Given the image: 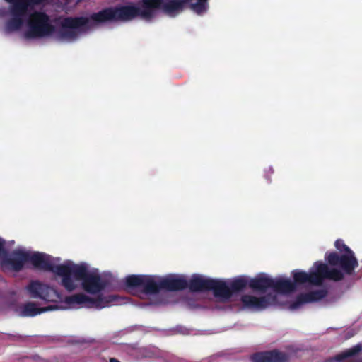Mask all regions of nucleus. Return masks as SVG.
Wrapping results in <instances>:
<instances>
[{
  "label": "nucleus",
  "mask_w": 362,
  "mask_h": 362,
  "mask_svg": "<svg viewBox=\"0 0 362 362\" xmlns=\"http://www.w3.org/2000/svg\"><path fill=\"white\" fill-rule=\"evenodd\" d=\"M125 284L129 288H141L146 294H156L163 290L160 281L157 282L153 276L147 275H129L126 277Z\"/></svg>",
  "instance_id": "9d476101"
},
{
  "label": "nucleus",
  "mask_w": 362,
  "mask_h": 362,
  "mask_svg": "<svg viewBox=\"0 0 362 362\" xmlns=\"http://www.w3.org/2000/svg\"><path fill=\"white\" fill-rule=\"evenodd\" d=\"M117 298V296L115 295L103 296L101 294L98 295L97 298H93L83 293H79L66 296L64 301L69 305H81L88 308H103L115 302Z\"/></svg>",
  "instance_id": "1a4fd4ad"
},
{
  "label": "nucleus",
  "mask_w": 362,
  "mask_h": 362,
  "mask_svg": "<svg viewBox=\"0 0 362 362\" xmlns=\"http://www.w3.org/2000/svg\"><path fill=\"white\" fill-rule=\"evenodd\" d=\"M272 278L261 274L250 279L249 287L254 291L264 293L272 289Z\"/></svg>",
  "instance_id": "a211bd4d"
},
{
  "label": "nucleus",
  "mask_w": 362,
  "mask_h": 362,
  "mask_svg": "<svg viewBox=\"0 0 362 362\" xmlns=\"http://www.w3.org/2000/svg\"><path fill=\"white\" fill-rule=\"evenodd\" d=\"M75 281H81L82 288L90 294H98L108 285L107 281L102 279L99 274L90 272L86 263L69 262V272L62 279L61 284L71 292L77 288Z\"/></svg>",
  "instance_id": "7ed1b4c3"
},
{
  "label": "nucleus",
  "mask_w": 362,
  "mask_h": 362,
  "mask_svg": "<svg viewBox=\"0 0 362 362\" xmlns=\"http://www.w3.org/2000/svg\"><path fill=\"white\" fill-rule=\"evenodd\" d=\"M7 3H12L16 1V0H5Z\"/></svg>",
  "instance_id": "393cba45"
},
{
  "label": "nucleus",
  "mask_w": 362,
  "mask_h": 362,
  "mask_svg": "<svg viewBox=\"0 0 362 362\" xmlns=\"http://www.w3.org/2000/svg\"><path fill=\"white\" fill-rule=\"evenodd\" d=\"M334 246L339 252L344 253L339 255L336 252H326L325 259L329 265L332 267V268L338 266L340 268L338 269L344 275V274L351 275L355 269L358 267V262L354 252L341 239L335 241Z\"/></svg>",
  "instance_id": "20e7f679"
},
{
  "label": "nucleus",
  "mask_w": 362,
  "mask_h": 362,
  "mask_svg": "<svg viewBox=\"0 0 362 362\" xmlns=\"http://www.w3.org/2000/svg\"><path fill=\"white\" fill-rule=\"evenodd\" d=\"M59 308V307L57 305H49L45 308H38L36 303L33 302H28L23 305L21 315L23 317H34L44 312L57 310Z\"/></svg>",
  "instance_id": "412c9836"
},
{
  "label": "nucleus",
  "mask_w": 362,
  "mask_h": 362,
  "mask_svg": "<svg viewBox=\"0 0 362 362\" xmlns=\"http://www.w3.org/2000/svg\"><path fill=\"white\" fill-rule=\"evenodd\" d=\"M110 362H120V361L119 360H117V358H111L110 359Z\"/></svg>",
  "instance_id": "b1692460"
},
{
  "label": "nucleus",
  "mask_w": 362,
  "mask_h": 362,
  "mask_svg": "<svg viewBox=\"0 0 362 362\" xmlns=\"http://www.w3.org/2000/svg\"><path fill=\"white\" fill-rule=\"evenodd\" d=\"M253 362H288V356L278 350L257 352L252 356Z\"/></svg>",
  "instance_id": "2eb2a0df"
},
{
  "label": "nucleus",
  "mask_w": 362,
  "mask_h": 362,
  "mask_svg": "<svg viewBox=\"0 0 362 362\" xmlns=\"http://www.w3.org/2000/svg\"><path fill=\"white\" fill-rule=\"evenodd\" d=\"M361 351L362 344H358L351 348L344 350L326 362H362V358H355V356Z\"/></svg>",
  "instance_id": "dca6fc26"
},
{
  "label": "nucleus",
  "mask_w": 362,
  "mask_h": 362,
  "mask_svg": "<svg viewBox=\"0 0 362 362\" xmlns=\"http://www.w3.org/2000/svg\"><path fill=\"white\" fill-rule=\"evenodd\" d=\"M42 0H16V1L9 3L10 13L11 18L8 20L5 25L6 33H11L19 30L24 23L23 17L27 14L30 8L37 5Z\"/></svg>",
  "instance_id": "423d86ee"
},
{
  "label": "nucleus",
  "mask_w": 362,
  "mask_h": 362,
  "mask_svg": "<svg viewBox=\"0 0 362 362\" xmlns=\"http://www.w3.org/2000/svg\"><path fill=\"white\" fill-rule=\"evenodd\" d=\"M28 26V29L24 33L26 39L42 38L56 33L57 39L61 40L58 36L61 28L57 30L55 26L50 23L49 16L45 12L35 11L31 13Z\"/></svg>",
  "instance_id": "39448f33"
},
{
  "label": "nucleus",
  "mask_w": 362,
  "mask_h": 362,
  "mask_svg": "<svg viewBox=\"0 0 362 362\" xmlns=\"http://www.w3.org/2000/svg\"><path fill=\"white\" fill-rule=\"evenodd\" d=\"M327 291L325 289H318L308 293H300L290 305L292 310L300 308L302 305L318 301L326 297Z\"/></svg>",
  "instance_id": "4468645a"
},
{
  "label": "nucleus",
  "mask_w": 362,
  "mask_h": 362,
  "mask_svg": "<svg viewBox=\"0 0 362 362\" xmlns=\"http://www.w3.org/2000/svg\"><path fill=\"white\" fill-rule=\"evenodd\" d=\"M293 281L286 279H272V289L278 293L287 294L293 292L296 286L305 284L321 286L325 280L340 281L344 274L337 268H330L321 261L315 262L309 272L300 269L292 272Z\"/></svg>",
  "instance_id": "f03ea898"
},
{
  "label": "nucleus",
  "mask_w": 362,
  "mask_h": 362,
  "mask_svg": "<svg viewBox=\"0 0 362 362\" xmlns=\"http://www.w3.org/2000/svg\"><path fill=\"white\" fill-rule=\"evenodd\" d=\"M240 300L245 308L262 310L274 303L276 300V297L272 294H267L261 297L245 294L242 296Z\"/></svg>",
  "instance_id": "ddd939ff"
},
{
  "label": "nucleus",
  "mask_w": 362,
  "mask_h": 362,
  "mask_svg": "<svg viewBox=\"0 0 362 362\" xmlns=\"http://www.w3.org/2000/svg\"><path fill=\"white\" fill-rule=\"evenodd\" d=\"M27 291L32 298L46 302H57L62 298L61 294L56 289L39 281H31L27 286Z\"/></svg>",
  "instance_id": "9b49d317"
},
{
  "label": "nucleus",
  "mask_w": 362,
  "mask_h": 362,
  "mask_svg": "<svg viewBox=\"0 0 362 362\" xmlns=\"http://www.w3.org/2000/svg\"><path fill=\"white\" fill-rule=\"evenodd\" d=\"M42 0H16V1L9 3L10 13L11 18L8 20L5 25L6 33H11L19 30L24 23L23 17L27 14L30 8L37 5Z\"/></svg>",
  "instance_id": "0eeeda50"
},
{
  "label": "nucleus",
  "mask_w": 362,
  "mask_h": 362,
  "mask_svg": "<svg viewBox=\"0 0 362 362\" xmlns=\"http://www.w3.org/2000/svg\"><path fill=\"white\" fill-rule=\"evenodd\" d=\"M5 241L0 238V255L6 253L5 250Z\"/></svg>",
  "instance_id": "5701e85b"
},
{
  "label": "nucleus",
  "mask_w": 362,
  "mask_h": 362,
  "mask_svg": "<svg viewBox=\"0 0 362 362\" xmlns=\"http://www.w3.org/2000/svg\"><path fill=\"white\" fill-rule=\"evenodd\" d=\"M250 279L247 276H240L234 279L230 283V289L231 295L243 291L247 286H249Z\"/></svg>",
  "instance_id": "4be33fe9"
},
{
  "label": "nucleus",
  "mask_w": 362,
  "mask_h": 362,
  "mask_svg": "<svg viewBox=\"0 0 362 362\" xmlns=\"http://www.w3.org/2000/svg\"><path fill=\"white\" fill-rule=\"evenodd\" d=\"M160 286L163 290L177 291L187 288L188 282L182 277L168 276L160 280Z\"/></svg>",
  "instance_id": "f3484780"
},
{
  "label": "nucleus",
  "mask_w": 362,
  "mask_h": 362,
  "mask_svg": "<svg viewBox=\"0 0 362 362\" xmlns=\"http://www.w3.org/2000/svg\"><path fill=\"white\" fill-rule=\"evenodd\" d=\"M209 0H140L139 6L133 4L107 7L92 13L89 17H66L61 22L58 31L60 39L75 40L79 33L94 25L107 22L129 21L135 18L150 21L155 17L156 11L175 16L189 4L190 8L200 15L208 9Z\"/></svg>",
  "instance_id": "f257e3e1"
},
{
  "label": "nucleus",
  "mask_w": 362,
  "mask_h": 362,
  "mask_svg": "<svg viewBox=\"0 0 362 362\" xmlns=\"http://www.w3.org/2000/svg\"><path fill=\"white\" fill-rule=\"evenodd\" d=\"M211 279L204 278L199 275H194L188 282L187 288L192 292L209 291Z\"/></svg>",
  "instance_id": "6ab92c4d"
},
{
  "label": "nucleus",
  "mask_w": 362,
  "mask_h": 362,
  "mask_svg": "<svg viewBox=\"0 0 362 362\" xmlns=\"http://www.w3.org/2000/svg\"><path fill=\"white\" fill-rule=\"evenodd\" d=\"M28 263V252L21 250H13L9 257L4 259L2 264L10 270L19 272Z\"/></svg>",
  "instance_id": "f8f14e48"
},
{
  "label": "nucleus",
  "mask_w": 362,
  "mask_h": 362,
  "mask_svg": "<svg viewBox=\"0 0 362 362\" xmlns=\"http://www.w3.org/2000/svg\"><path fill=\"white\" fill-rule=\"evenodd\" d=\"M269 170L271 171V173H273V170L272 168H269Z\"/></svg>",
  "instance_id": "a878e982"
},
{
  "label": "nucleus",
  "mask_w": 362,
  "mask_h": 362,
  "mask_svg": "<svg viewBox=\"0 0 362 362\" xmlns=\"http://www.w3.org/2000/svg\"><path fill=\"white\" fill-rule=\"evenodd\" d=\"M28 263H30L32 267L35 269L52 272L57 276H61L62 279L69 272V262L55 265L52 262V257L42 252H28Z\"/></svg>",
  "instance_id": "6e6552de"
},
{
  "label": "nucleus",
  "mask_w": 362,
  "mask_h": 362,
  "mask_svg": "<svg viewBox=\"0 0 362 362\" xmlns=\"http://www.w3.org/2000/svg\"><path fill=\"white\" fill-rule=\"evenodd\" d=\"M210 291H212L215 297L228 300L232 297L230 286L222 280L211 279Z\"/></svg>",
  "instance_id": "aec40b11"
}]
</instances>
